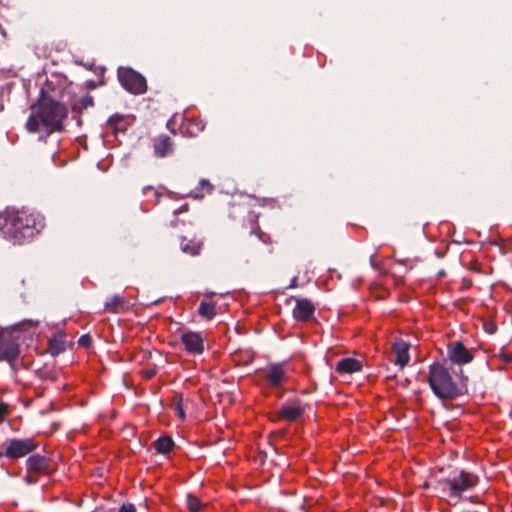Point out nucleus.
I'll use <instances>...</instances> for the list:
<instances>
[{
  "label": "nucleus",
  "mask_w": 512,
  "mask_h": 512,
  "mask_svg": "<svg viewBox=\"0 0 512 512\" xmlns=\"http://www.w3.org/2000/svg\"><path fill=\"white\" fill-rule=\"evenodd\" d=\"M44 227V217L30 208L7 207L0 212V234L13 244L30 242Z\"/></svg>",
  "instance_id": "1"
},
{
  "label": "nucleus",
  "mask_w": 512,
  "mask_h": 512,
  "mask_svg": "<svg viewBox=\"0 0 512 512\" xmlns=\"http://www.w3.org/2000/svg\"><path fill=\"white\" fill-rule=\"evenodd\" d=\"M67 116L66 107L54 100H45L36 112H33L26 128L30 132H40L42 129L49 135L62 129V122Z\"/></svg>",
  "instance_id": "2"
},
{
  "label": "nucleus",
  "mask_w": 512,
  "mask_h": 512,
  "mask_svg": "<svg viewBox=\"0 0 512 512\" xmlns=\"http://www.w3.org/2000/svg\"><path fill=\"white\" fill-rule=\"evenodd\" d=\"M427 381L435 396L440 399H453L461 394L458 383L443 364L430 365Z\"/></svg>",
  "instance_id": "3"
},
{
  "label": "nucleus",
  "mask_w": 512,
  "mask_h": 512,
  "mask_svg": "<svg viewBox=\"0 0 512 512\" xmlns=\"http://www.w3.org/2000/svg\"><path fill=\"white\" fill-rule=\"evenodd\" d=\"M478 482V477L465 471L459 475L439 482L441 490L450 498L459 500L462 493L473 488Z\"/></svg>",
  "instance_id": "4"
},
{
  "label": "nucleus",
  "mask_w": 512,
  "mask_h": 512,
  "mask_svg": "<svg viewBox=\"0 0 512 512\" xmlns=\"http://www.w3.org/2000/svg\"><path fill=\"white\" fill-rule=\"evenodd\" d=\"M38 448L34 438H9L1 445L0 456L10 460L23 458Z\"/></svg>",
  "instance_id": "5"
},
{
  "label": "nucleus",
  "mask_w": 512,
  "mask_h": 512,
  "mask_svg": "<svg viewBox=\"0 0 512 512\" xmlns=\"http://www.w3.org/2000/svg\"><path fill=\"white\" fill-rule=\"evenodd\" d=\"M21 331L15 328L0 329V360L12 362L18 357Z\"/></svg>",
  "instance_id": "6"
},
{
  "label": "nucleus",
  "mask_w": 512,
  "mask_h": 512,
  "mask_svg": "<svg viewBox=\"0 0 512 512\" xmlns=\"http://www.w3.org/2000/svg\"><path fill=\"white\" fill-rule=\"evenodd\" d=\"M118 79L122 87L132 94L140 95L147 90L145 78L131 68L119 69Z\"/></svg>",
  "instance_id": "7"
},
{
  "label": "nucleus",
  "mask_w": 512,
  "mask_h": 512,
  "mask_svg": "<svg viewBox=\"0 0 512 512\" xmlns=\"http://www.w3.org/2000/svg\"><path fill=\"white\" fill-rule=\"evenodd\" d=\"M181 342L189 354L200 355L204 352V337L201 332L186 331L181 335Z\"/></svg>",
  "instance_id": "8"
},
{
  "label": "nucleus",
  "mask_w": 512,
  "mask_h": 512,
  "mask_svg": "<svg viewBox=\"0 0 512 512\" xmlns=\"http://www.w3.org/2000/svg\"><path fill=\"white\" fill-rule=\"evenodd\" d=\"M295 301V305L292 310V314L295 320L301 322L309 321L315 312V305L308 299L305 298H291Z\"/></svg>",
  "instance_id": "9"
},
{
  "label": "nucleus",
  "mask_w": 512,
  "mask_h": 512,
  "mask_svg": "<svg viewBox=\"0 0 512 512\" xmlns=\"http://www.w3.org/2000/svg\"><path fill=\"white\" fill-rule=\"evenodd\" d=\"M448 358L456 364H467L473 360L472 353L459 341L452 342L448 345Z\"/></svg>",
  "instance_id": "10"
},
{
  "label": "nucleus",
  "mask_w": 512,
  "mask_h": 512,
  "mask_svg": "<svg viewBox=\"0 0 512 512\" xmlns=\"http://www.w3.org/2000/svg\"><path fill=\"white\" fill-rule=\"evenodd\" d=\"M260 374L272 387L281 386L286 378V372L282 364H272L263 369Z\"/></svg>",
  "instance_id": "11"
},
{
  "label": "nucleus",
  "mask_w": 512,
  "mask_h": 512,
  "mask_svg": "<svg viewBox=\"0 0 512 512\" xmlns=\"http://www.w3.org/2000/svg\"><path fill=\"white\" fill-rule=\"evenodd\" d=\"M26 466L29 474H46L50 469V462L46 457L35 454L28 458Z\"/></svg>",
  "instance_id": "12"
},
{
  "label": "nucleus",
  "mask_w": 512,
  "mask_h": 512,
  "mask_svg": "<svg viewBox=\"0 0 512 512\" xmlns=\"http://www.w3.org/2000/svg\"><path fill=\"white\" fill-rule=\"evenodd\" d=\"M392 351L395 356V364L398 365L400 368L405 367L409 360V344L406 343L404 340L398 339L394 342L392 346Z\"/></svg>",
  "instance_id": "13"
},
{
  "label": "nucleus",
  "mask_w": 512,
  "mask_h": 512,
  "mask_svg": "<svg viewBox=\"0 0 512 512\" xmlns=\"http://www.w3.org/2000/svg\"><path fill=\"white\" fill-rule=\"evenodd\" d=\"M362 368H363L362 360L352 358V357H347V358H343L338 361L337 365L335 366V371L340 375H344V374H353L356 372H360L362 370Z\"/></svg>",
  "instance_id": "14"
},
{
  "label": "nucleus",
  "mask_w": 512,
  "mask_h": 512,
  "mask_svg": "<svg viewBox=\"0 0 512 512\" xmlns=\"http://www.w3.org/2000/svg\"><path fill=\"white\" fill-rule=\"evenodd\" d=\"M154 152L158 157H166L173 152V143L169 136L160 135L154 139Z\"/></svg>",
  "instance_id": "15"
},
{
  "label": "nucleus",
  "mask_w": 512,
  "mask_h": 512,
  "mask_svg": "<svg viewBox=\"0 0 512 512\" xmlns=\"http://www.w3.org/2000/svg\"><path fill=\"white\" fill-rule=\"evenodd\" d=\"M127 309V302L121 295H114L104 304V310L109 313H120Z\"/></svg>",
  "instance_id": "16"
},
{
  "label": "nucleus",
  "mask_w": 512,
  "mask_h": 512,
  "mask_svg": "<svg viewBox=\"0 0 512 512\" xmlns=\"http://www.w3.org/2000/svg\"><path fill=\"white\" fill-rule=\"evenodd\" d=\"M203 243L197 238L187 239L183 237L180 243L181 250L191 256H196L200 253Z\"/></svg>",
  "instance_id": "17"
},
{
  "label": "nucleus",
  "mask_w": 512,
  "mask_h": 512,
  "mask_svg": "<svg viewBox=\"0 0 512 512\" xmlns=\"http://www.w3.org/2000/svg\"><path fill=\"white\" fill-rule=\"evenodd\" d=\"M303 414V409L297 404L283 406L279 411V416L287 421H295Z\"/></svg>",
  "instance_id": "18"
},
{
  "label": "nucleus",
  "mask_w": 512,
  "mask_h": 512,
  "mask_svg": "<svg viewBox=\"0 0 512 512\" xmlns=\"http://www.w3.org/2000/svg\"><path fill=\"white\" fill-rule=\"evenodd\" d=\"M153 447L158 453L167 454L174 447V441L171 437L163 436L153 442Z\"/></svg>",
  "instance_id": "19"
},
{
  "label": "nucleus",
  "mask_w": 512,
  "mask_h": 512,
  "mask_svg": "<svg viewBox=\"0 0 512 512\" xmlns=\"http://www.w3.org/2000/svg\"><path fill=\"white\" fill-rule=\"evenodd\" d=\"M198 313L203 318L211 320L216 315V304L212 301H202L199 305Z\"/></svg>",
  "instance_id": "20"
},
{
  "label": "nucleus",
  "mask_w": 512,
  "mask_h": 512,
  "mask_svg": "<svg viewBox=\"0 0 512 512\" xmlns=\"http://www.w3.org/2000/svg\"><path fill=\"white\" fill-rule=\"evenodd\" d=\"M49 349L53 355H58L65 350V342L61 336L54 337L49 341Z\"/></svg>",
  "instance_id": "21"
},
{
  "label": "nucleus",
  "mask_w": 512,
  "mask_h": 512,
  "mask_svg": "<svg viewBox=\"0 0 512 512\" xmlns=\"http://www.w3.org/2000/svg\"><path fill=\"white\" fill-rule=\"evenodd\" d=\"M187 507L190 512H199L202 508V503L196 496L189 494L187 496Z\"/></svg>",
  "instance_id": "22"
},
{
  "label": "nucleus",
  "mask_w": 512,
  "mask_h": 512,
  "mask_svg": "<svg viewBox=\"0 0 512 512\" xmlns=\"http://www.w3.org/2000/svg\"><path fill=\"white\" fill-rule=\"evenodd\" d=\"M198 190H206V191H211L214 189V186L211 184V182L207 179H201L199 181V184H198V187H197Z\"/></svg>",
  "instance_id": "23"
},
{
  "label": "nucleus",
  "mask_w": 512,
  "mask_h": 512,
  "mask_svg": "<svg viewBox=\"0 0 512 512\" xmlns=\"http://www.w3.org/2000/svg\"><path fill=\"white\" fill-rule=\"evenodd\" d=\"M8 415V405L0 402V424L5 420Z\"/></svg>",
  "instance_id": "24"
},
{
  "label": "nucleus",
  "mask_w": 512,
  "mask_h": 512,
  "mask_svg": "<svg viewBox=\"0 0 512 512\" xmlns=\"http://www.w3.org/2000/svg\"><path fill=\"white\" fill-rule=\"evenodd\" d=\"M80 103L83 108H88L93 105V99L90 96H86L81 99Z\"/></svg>",
  "instance_id": "25"
},
{
  "label": "nucleus",
  "mask_w": 512,
  "mask_h": 512,
  "mask_svg": "<svg viewBox=\"0 0 512 512\" xmlns=\"http://www.w3.org/2000/svg\"><path fill=\"white\" fill-rule=\"evenodd\" d=\"M142 374L146 379H151L156 374V370L154 368H147L142 371Z\"/></svg>",
  "instance_id": "26"
},
{
  "label": "nucleus",
  "mask_w": 512,
  "mask_h": 512,
  "mask_svg": "<svg viewBox=\"0 0 512 512\" xmlns=\"http://www.w3.org/2000/svg\"><path fill=\"white\" fill-rule=\"evenodd\" d=\"M119 512H136V509H135L134 505H132V504H124L120 508Z\"/></svg>",
  "instance_id": "27"
},
{
  "label": "nucleus",
  "mask_w": 512,
  "mask_h": 512,
  "mask_svg": "<svg viewBox=\"0 0 512 512\" xmlns=\"http://www.w3.org/2000/svg\"><path fill=\"white\" fill-rule=\"evenodd\" d=\"M499 356L505 363H510L512 361L511 353L501 352Z\"/></svg>",
  "instance_id": "28"
},
{
  "label": "nucleus",
  "mask_w": 512,
  "mask_h": 512,
  "mask_svg": "<svg viewBox=\"0 0 512 512\" xmlns=\"http://www.w3.org/2000/svg\"><path fill=\"white\" fill-rule=\"evenodd\" d=\"M175 412H176V415L181 419L183 420L185 418V412L183 410V408L181 407L180 404L176 405L175 407Z\"/></svg>",
  "instance_id": "29"
},
{
  "label": "nucleus",
  "mask_w": 512,
  "mask_h": 512,
  "mask_svg": "<svg viewBox=\"0 0 512 512\" xmlns=\"http://www.w3.org/2000/svg\"><path fill=\"white\" fill-rule=\"evenodd\" d=\"M91 339L89 336H82L79 339V344L84 347H88L90 345Z\"/></svg>",
  "instance_id": "30"
},
{
  "label": "nucleus",
  "mask_w": 512,
  "mask_h": 512,
  "mask_svg": "<svg viewBox=\"0 0 512 512\" xmlns=\"http://www.w3.org/2000/svg\"><path fill=\"white\" fill-rule=\"evenodd\" d=\"M121 120H122V116L116 114V115H113V116H111L109 118L108 123L112 125V124L117 123V122H119Z\"/></svg>",
  "instance_id": "31"
},
{
  "label": "nucleus",
  "mask_w": 512,
  "mask_h": 512,
  "mask_svg": "<svg viewBox=\"0 0 512 512\" xmlns=\"http://www.w3.org/2000/svg\"><path fill=\"white\" fill-rule=\"evenodd\" d=\"M188 210V205L187 204H184L182 205L179 209H175L174 210V213L175 214H178V213H182V212H185Z\"/></svg>",
  "instance_id": "32"
},
{
  "label": "nucleus",
  "mask_w": 512,
  "mask_h": 512,
  "mask_svg": "<svg viewBox=\"0 0 512 512\" xmlns=\"http://www.w3.org/2000/svg\"><path fill=\"white\" fill-rule=\"evenodd\" d=\"M26 480H27L28 483H34L35 482V480H33L30 475H28L26 477Z\"/></svg>",
  "instance_id": "33"
},
{
  "label": "nucleus",
  "mask_w": 512,
  "mask_h": 512,
  "mask_svg": "<svg viewBox=\"0 0 512 512\" xmlns=\"http://www.w3.org/2000/svg\"><path fill=\"white\" fill-rule=\"evenodd\" d=\"M494 330H495V328H494L492 325H490V327H489V328H487V331H488L489 333H493V332H494Z\"/></svg>",
  "instance_id": "34"
}]
</instances>
